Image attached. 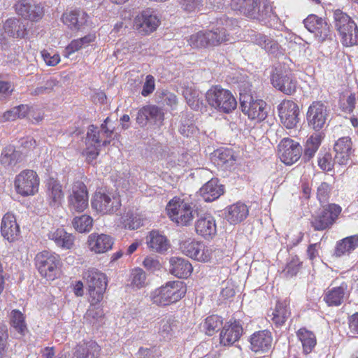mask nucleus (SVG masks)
Instances as JSON below:
<instances>
[{"label": "nucleus", "instance_id": "f257e3e1", "mask_svg": "<svg viewBox=\"0 0 358 358\" xmlns=\"http://www.w3.org/2000/svg\"><path fill=\"white\" fill-rule=\"evenodd\" d=\"M186 292L187 288L182 281H169L152 292L150 298L154 304L165 306L180 300Z\"/></svg>", "mask_w": 358, "mask_h": 358}, {"label": "nucleus", "instance_id": "f03ea898", "mask_svg": "<svg viewBox=\"0 0 358 358\" xmlns=\"http://www.w3.org/2000/svg\"><path fill=\"white\" fill-rule=\"evenodd\" d=\"M231 8L251 19L264 21L273 15L271 7L261 0H231Z\"/></svg>", "mask_w": 358, "mask_h": 358}, {"label": "nucleus", "instance_id": "7ed1b4c3", "mask_svg": "<svg viewBox=\"0 0 358 358\" xmlns=\"http://www.w3.org/2000/svg\"><path fill=\"white\" fill-rule=\"evenodd\" d=\"M196 205L180 198H173L166 206V211L171 219L178 224H189L195 215H198Z\"/></svg>", "mask_w": 358, "mask_h": 358}, {"label": "nucleus", "instance_id": "20e7f679", "mask_svg": "<svg viewBox=\"0 0 358 358\" xmlns=\"http://www.w3.org/2000/svg\"><path fill=\"white\" fill-rule=\"evenodd\" d=\"M334 24L345 46L358 43V29L349 15L338 9L334 12Z\"/></svg>", "mask_w": 358, "mask_h": 358}, {"label": "nucleus", "instance_id": "39448f33", "mask_svg": "<svg viewBox=\"0 0 358 358\" xmlns=\"http://www.w3.org/2000/svg\"><path fill=\"white\" fill-rule=\"evenodd\" d=\"M206 97L208 104L219 112L229 113L237 106L236 100L231 92L217 85L209 89Z\"/></svg>", "mask_w": 358, "mask_h": 358}, {"label": "nucleus", "instance_id": "423d86ee", "mask_svg": "<svg viewBox=\"0 0 358 358\" xmlns=\"http://www.w3.org/2000/svg\"><path fill=\"white\" fill-rule=\"evenodd\" d=\"M180 249L184 255L192 259L204 262L217 261L220 254V250L206 247L199 242L190 240L183 241L180 244Z\"/></svg>", "mask_w": 358, "mask_h": 358}, {"label": "nucleus", "instance_id": "0eeeda50", "mask_svg": "<svg viewBox=\"0 0 358 358\" xmlns=\"http://www.w3.org/2000/svg\"><path fill=\"white\" fill-rule=\"evenodd\" d=\"M35 265L41 276L48 280H54L58 273L60 257L58 255L44 250L35 257Z\"/></svg>", "mask_w": 358, "mask_h": 358}, {"label": "nucleus", "instance_id": "6e6552de", "mask_svg": "<svg viewBox=\"0 0 358 358\" xmlns=\"http://www.w3.org/2000/svg\"><path fill=\"white\" fill-rule=\"evenodd\" d=\"M85 278L88 285L91 304L95 305L103 299L107 286L106 275L98 270L92 268L85 273Z\"/></svg>", "mask_w": 358, "mask_h": 358}, {"label": "nucleus", "instance_id": "1a4fd4ad", "mask_svg": "<svg viewBox=\"0 0 358 358\" xmlns=\"http://www.w3.org/2000/svg\"><path fill=\"white\" fill-rule=\"evenodd\" d=\"M240 103L243 113L251 120L261 122L267 116L266 103L262 99H255L247 93H240Z\"/></svg>", "mask_w": 358, "mask_h": 358}, {"label": "nucleus", "instance_id": "9d476101", "mask_svg": "<svg viewBox=\"0 0 358 358\" xmlns=\"http://www.w3.org/2000/svg\"><path fill=\"white\" fill-rule=\"evenodd\" d=\"M120 206L121 201L117 194L105 191L96 192L92 201V208L102 214L114 213Z\"/></svg>", "mask_w": 358, "mask_h": 358}, {"label": "nucleus", "instance_id": "9b49d317", "mask_svg": "<svg viewBox=\"0 0 358 358\" xmlns=\"http://www.w3.org/2000/svg\"><path fill=\"white\" fill-rule=\"evenodd\" d=\"M341 207L335 203L324 207L311 220V226L316 231H323L331 227L341 212Z\"/></svg>", "mask_w": 358, "mask_h": 358}, {"label": "nucleus", "instance_id": "f8f14e48", "mask_svg": "<svg viewBox=\"0 0 358 358\" xmlns=\"http://www.w3.org/2000/svg\"><path fill=\"white\" fill-rule=\"evenodd\" d=\"M39 178L33 170H24L15 179L16 192L22 196L34 195L38 190Z\"/></svg>", "mask_w": 358, "mask_h": 358}, {"label": "nucleus", "instance_id": "ddd939ff", "mask_svg": "<svg viewBox=\"0 0 358 358\" xmlns=\"http://www.w3.org/2000/svg\"><path fill=\"white\" fill-rule=\"evenodd\" d=\"M349 295L348 283L336 279L331 282L324 295V301L329 306L341 305Z\"/></svg>", "mask_w": 358, "mask_h": 358}, {"label": "nucleus", "instance_id": "4468645a", "mask_svg": "<svg viewBox=\"0 0 358 358\" xmlns=\"http://www.w3.org/2000/svg\"><path fill=\"white\" fill-rule=\"evenodd\" d=\"M302 153V148L298 142L284 138L278 145V155L282 162L292 165L297 162Z\"/></svg>", "mask_w": 358, "mask_h": 358}, {"label": "nucleus", "instance_id": "2eb2a0df", "mask_svg": "<svg viewBox=\"0 0 358 358\" xmlns=\"http://www.w3.org/2000/svg\"><path fill=\"white\" fill-rule=\"evenodd\" d=\"M278 115L281 123L287 129H293L299 122V108L298 105L291 100H284L278 106Z\"/></svg>", "mask_w": 358, "mask_h": 358}, {"label": "nucleus", "instance_id": "dca6fc26", "mask_svg": "<svg viewBox=\"0 0 358 358\" xmlns=\"http://www.w3.org/2000/svg\"><path fill=\"white\" fill-rule=\"evenodd\" d=\"M329 110L325 104L320 101L313 102L308 108L307 120L308 125L315 131H320L327 124Z\"/></svg>", "mask_w": 358, "mask_h": 358}, {"label": "nucleus", "instance_id": "f3484780", "mask_svg": "<svg viewBox=\"0 0 358 358\" xmlns=\"http://www.w3.org/2000/svg\"><path fill=\"white\" fill-rule=\"evenodd\" d=\"M303 24L310 32L315 34L320 42L331 39L332 32L330 26L322 18L315 15H310L303 20Z\"/></svg>", "mask_w": 358, "mask_h": 358}, {"label": "nucleus", "instance_id": "a211bd4d", "mask_svg": "<svg viewBox=\"0 0 358 358\" xmlns=\"http://www.w3.org/2000/svg\"><path fill=\"white\" fill-rule=\"evenodd\" d=\"M271 83L274 87L285 94H292L296 89V81L288 70L275 68L271 76Z\"/></svg>", "mask_w": 358, "mask_h": 358}, {"label": "nucleus", "instance_id": "6ab92c4d", "mask_svg": "<svg viewBox=\"0 0 358 358\" xmlns=\"http://www.w3.org/2000/svg\"><path fill=\"white\" fill-rule=\"evenodd\" d=\"M69 204L71 210L83 212L88 206V194L87 187L83 182H76L68 197Z\"/></svg>", "mask_w": 358, "mask_h": 358}, {"label": "nucleus", "instance_id": "aec40b11", "mask_svg": "<svg viewBox=\"0 0 358 358\" xmlns=\"http://www.w3.org/2000/svg\"><path fill=\"white\" fill-rule=\"evenodd\" d=\"M164 120V113L162 108L155 105H147L142 107L137 113L136 122L141 127L150 121L157 126H161Z\"/></svg>", "mask_w": 358, "mask_h": 358}, {"label": "nucleus", "instance_id": "412c9836", "mask_svg": "<svg viewBox=\"0 0 358 358\" xmlns=\"http://www.w3.org/2000/svg\"><path fill=\"white\" fill-rule=\"evenodd\" d=\"M160 20L158 16L152 10L142 11L134 19V27L143 34H148L158 27Z\"/></svg>", "mask_w": 358, "mask_h": 358}, {"label": "nucleus", "instance_id": "4be33fe9", "mask_svg": "<svg viewBox=\"0 0 358 358\" xmlns=\"http://www.w3.org/2000/svg\"><path fill=\"white\" fill-rule=\"evenodd\" d=\"M250 348L255 352H266L272 348L273 337L271 331L262 330L255 332L250 339Z\"/></svg>", "mask_w": 358, "mask_h": 358}, {"label": "nucleus", "instance_id": "5701e85b", "mask_svg": "<svg viewBox=\"0 0 358 358\" xmlns=\"http://www.w3.org/2000/svg\"><path fill=\"white\" fill-rule=\"evenodd\" d=\"M351 138L348 136L341 137L334 144V162L338 165H346L353 152Z\"/></svg>", "mask_w": 358, "mask_h": 358}, {"label": "nucleus", "instance_id": "b1692460", "mask_svg": "<svg viewBox=\"0 0 358 358\" xmlns=\"http://www.w3.org/2000/svg\"><path fill=\"white\" fill-rule=\"evenodd\" d=\"M231 20L229 18L225 17H220L217 23V25L220 24L222 27L218 26L206 32L209 45H217L222 42L229 41L227 28L231 24Z\"/></svg>", "mask_w": 358, "mask_h": 358}, {"label": "nucleus", "instance_id": "393cba45", "mask_svg": "<svg viewBox=\"0 0 358 358\" xmlns=\"http://www.w3.org/2000/svg\"><path fill=\"white\" fill-rule=\"evenodd\" d=\"M1 233L9 242L18 239L20 234V227L13 214L6 213L3 215L1 223Z\"/></svg>", "mask_w": 358, "mask_h": 358}, {"label": "nucleus", "instance_id": "a878e982", "mask_svg": "<svg viewBox=\"0 0 358 358\" xmlns=\"http://www.w3.org/2000/svg\"><path fill=\"white\" fill-rule=\"evenodd\" d=\"M90 250L95 253H103L112 248L113 238L107 234H92L88 236Z\"/></svg>", "mask_w": 358, "mask_h": 358}, {"label": "nucleus", "instance_id": "bb28decb", "mask_svg": "<svg viewBox=\"0 0 358 358\" xmlns=\"http://www.w3.org/2000/svg\"><path fill=\"white\" fill-rule=\"evenodd\" d=\"M243 331V327L239 322L234 321L225 324L220 335V343L224 345H233L239 340Z\"/></svg>", "mask_w": 358, "mask_h": 358}, {"label": "nucleus", "instance_id": "cd10ccee", "mask_svg": "<svg viewBox=\"0 0 358 358\" xmlns=\"http://www.w3.org/2000/svg\"><path fill=\"white\" fill-rule=\"evenodd\" d=\"M45 186L47 201L49 205L52 207L59 206L64 199V192L60 182L53 178H50L47 180Z\"/></svg>", "mask_w": 358, "mask_h": 358}, {"label": "nucleus", "instance_id": "c85d7f7f", "mask_svg": "<svg viewBox=\"0 0 358 358\" xmlns=\"http://www.w3.org/2000/svg\"><path fill=\"white\" fill-rule=\"evenodd\" d=\"M249 210L248 206L241 202H237L229 206L224 210L225 219L231 224H236L243 222L248 217Z\"/></svg>", "mask_w": 358, "mask_h": 358}, {"label": "nucleus", "instance_id": "c756f323", "mask_svg": "<svg viewBox=\"0 0 358 358\" xmlns=\"http://www.w3.org/2000/svg\"><path fill=\"white\" fill-rule=\"evenodd\" d=\"M195 229L205 238H213L217 231L215 218L209 214L201 216L195 223Z\"/></svg>", "mask_w": 358, "mask_h": 358}, {"label": "nucleus", "instance_id": "7c9ffc66", "mask_svg": "<svg viewBox=\"0 0 358 358\" xmlns=\"http://www.w3.org/2000/svg\"><path fill=\"white\" fill-rule=\"evenodd\" d=\"M199 192L203 200L210 202L218 199L224 190L217 178H212L200 188Z\"/></svg>", "mask_w": 358, "mask_h": 358}, {"label": "nucleus", "instance_id": "2f4dec72", "mask_svg": "<svg viewBox=\"0 0 358 358\" xmlns=\"http://www.w3.org/2000/svg\"><path fill=\"white\" fill-rule=\"evenodd\" d=\"M4 32L6 35L14 38H22L27 35V24L19 18L7 19L3 24Z\"/></svg>", "mask_w": 358, "mask_h": 358}, {"label": "nucleus", "instance_id": "473e14b6", "mask_svg": "<svg viewBox=\"0 0 358 358\" xmlns=\"http://www.w3.org/2000/svg\"><path fill=\"white\" fill-rule=\"evenodd\" d=\"M169 263L170 273L179 278H187L192 272V264L184 258L173 257L170 259Z\"/></svg>", "mask_w": 358, "mask_h": 358}, {"label": "nucleus", "instance_id": "72a5a7b5", "mask_svg": "<svg viewBox=\"0 0 358 358\" xmlns=\"http://www.w3.org/2000/svg\"><path fill=\"white\" fill-rule=\"evenodd\" d=\"M358 248V234L344 238L336 242L334 255L336 257L349 255Z\"/></svg>", "mask_w": 358, "mask_h": 358}, {"label": "nucleus", "instance_id": "f704fd0d", "mask_svg": "<svg viewBox=\"0 0 358 358\" xmlns=\"http://www.w3.org/2000/svg\"><path fill=\"white\" fill-rule=\"evenodd\" d=\"M62 21L71 29H80L87 21V15L80 10L67 11L62 15Z\"/></svg>", "mask_w": 358, "mask_h": 358}, {"label": "nucleus", "instance_id": "c9c22d12", "mask_svg": "<svg viewBox=\"0 0 358 358\" xmlns=\"http://www.w3.org/2000/svg\"><path fill=\"white\" fill-rule=\"evenodd\" d=\"M48 237L58 247L63 249L69 250L73 246L74 236L71 234L67 233L64 229L59 228L50 231Z\"/></svg>", "mask_w": 358, "mask_h": 358}, {"label": "nucleus", "instance_id": "e433bc0d", "mask_svg": "<svg viewBox=\"0 0 358 358\" xmlns=\"http://www.w3.org/2000/svg\"><path fill=\"white\" fill-rule=\"evenodd\" d=\"M16 13L22 17L37 21L43 16V8L39 4H31L29 1L24 4H19Z\"/></svg>", "mask_w": 358, "mask_h": 358}, {"label": "nucleus", "instance_id": "4c0bfd02", "mask_svg": "<svg viewBox=\"0 0 358 358\" xmlns=\"http://www.w3.org/2000/svg\"><path fill=\"white\" fill-rule=\"evenodd\" d=\"M99 351L100 347L96 343H84L76 347L72 358H97Z\"/></svg>", "mask_w": 358, "mask_h": 358}, {"label": "nucleus", "instance_id": "58836bf2", "mask_svg": "<svg viewBox=\"0 0 358 358\" xmlns=\"http://www.w3.org/2000/svg\"><path fill=\"white\" fill-rule=\"evenodd\" d=\"M22 160L21 152L13 145L6 146L1 151L0 162L4 167H13Z\"/></svg>", "mask_w": 358, "mask_h": 358}, {"label": "nucleus", "instance_id": "ea45409f", "mask_svg": "<svg viewBox=\"0 0 358 358\" xmlns=\"http://www.w3.org/2000/svg\"><path fill=\"white\" fill-rule=\"evenodd\" d=\"M147 243L152 250L164 252L169 248V243L166 236L157 231H152L147 236Z\"/></svg>", "mask_w": 358, "mask_h": 358}, {"label": "nucleus", "instance_id": "a19ab883", "mask_svg": "<svg viewBox=\"0 0 358 358\" xmlns=\"http://www.w3.org/2000/svg\"><path fill=\"white\" fill-rule=\"evenodd\" d=\"M10 324L11 328L16 332L15 334L16 338H21L28 332V329L24 322V317L18 310H13L11 311Z\"/></svg>", "mask_w": 358, "mask_h": 358}, {"label": "nucleus", "instance_id": "79ce46f5", "mask_svg": "<svg viewBox=\"0 0 358 358\" xmlns=\"http://www.w3.org/2000/svg\"><path fill=\"white\" fill-rule=\"evenodd\" d=\"M296 336L302 344L303 352L310 353L317 343L314 333L306 328H301L297 331Z\"/></svg>", "mask_w": 358, "mask_h": 358}, {"label": "nucleus", "instance_id": "37998d69", "mask_svg": "<svg viewBox=\"0 0 358 358\" xmlns=\"http://www.w3.org/2000/svg\"><path fill=\"white\" fill-rule=\"evenodd\" d=\"M254 43L264 48L267 52L273 54L278 50V44L276 41L261 33H255L252 35Z\"/></svg>", "mask_w": 358, "mask_h": 358}, {"label": "nucleus", "instance_id": "c03bdc74", "mask_svg": "<svg viewBox=\"0 0 358 358\" xmlns=\"http://www.w3.org/2000/svg\"><path fill=\"white\" fill-rule=\"evenodd\" d=\"M287 306L288 303L287 301H278L277 303L271 319L277 326L284 324L287 319L290 316L291 313Z\"/></svg>", "mask_w": 358, "mask_h": 358}, {"label": "nucleus", "instance_id": "a18cd8bd", "mask_svg": "<svg viewBox=\"0 0 358 358\" xmlns=\"http://www.w3.org/2000/svg\"><path fill=\"white\" fill-rule=\"evenodd\" d=\"M322 138L321 134H315L308 138L304 148L305 160H310L313 157L321 144Z\"/></svg>", "mask_w": 358, "mask_h": 358}, {"label": "nucleus", "instance_id": "49530a36", "mask_svg": "<svg viewBox=\"0 0 358 358\" xmlns=\"http://www.w3.org/2000/svg\"><path fill=\"white\" fill-rule=\"evenodd\" d=\"M223 321L221 317L217 315L208 316L203 324V329L208 336L213 335L222 327Z\"/></svg>", "mask_w": 358, "mask_h": 358}, {"label": "nucleus", "instance_id": "de8ad7c7", "mask_svg": "<svg viewBox=\"0 0 358 358\" xmlns=\"http://www.w3.org/2000/svg\"><path fill=\"white\" fill-rule=\"evenodd\" d=\"M72 224L77 231L80 233H85L91 230L93 224V220L90 215H83L81 216L74 217Z\"/></svg>", "mask_w": 358, "mask_h": 358}, {"label": "nucleus", "instance_id": "09e8293b", "mask_svg": "<svg viewBox=\"0 0 358 358\" xmlns=\"http://www.w3.org/2000/svg\"><path fill=\"white\" fill-rule=\"evenodd\" d=\"M143 220L141 215L137 213L129 211L123 217V223L125 228L131 230L136 229L143 225Z\"/></svg>", "mask_w": 358, "mask_h": 358}, {"label": "nucleus", "instance_id": "8fccbe9b", "mask_svg": "<svg viewBox=\"0 0 358 358\" xmlns=\"http://www.w3.org/2000/svg\"><path fill=\"white\" fill-rule=\"evenodd\" d=\"M176 328V321L174 319H163L159 323V333L164 339H169Z\"/></svg>", "mask_w": 358, "mask_h": 358}, {"label": "nucleus", "instance_id": "3c124183", "mask_svg": "<svg viewBox=\"0 0 358 358\" xmlns=\"http://www.w3.org/2000/svg\"><path fill=\"white\" fill-rule=\"evenodd\" d=\"M182 94L187 101V104L194 110H198L200 108V101L199 99V92L191 88L187 87L182 91Z\"/></svg>", "mask_w": 358, "mask_h": 358}, {"label": "nucleus", "instance_id": "603ef678", "mask_svg": "<svg viewBox=\"0 0 358 358\" xmlns=\"http://www.w3.org/2000/svg\"><path fill=\"white\" fill-rule=\"evenodd\" d=\"M318 166L324 171H331L335 164L338 163L334 162V158L329 152H320L317 159Z\"/></svg>", "mask_w": 358, "mask_h": 358}, {"label": "nucleus", "instance_id": "864d4df0", "mask_svg": "<svg viewBox=\"0 0 358 358\" xmlns=\"http://www.w3.org/2000/svg\"><path fill=\"white\" fill-rule=\"evenodd\" d=\"M301 262L296 256L291 257L282 274L286 278H292L296 275L301 268Z\"/></svg>", "mask_w": 358, "mask_h": 358}, {"label": "nucleus", "instance_id": "5fc2aeb1", "mask_svg": "<svg viewBox=\"0 0 358 358\" xmlns=\"http://www.w3.org/2000/svg\"><path fill=\"white\" fill-rule=\"evenodd\" d=\"M187 41L190 46L196 48L210 46L207 41L206 33L203 31L191 35Z\"/></svg>", "mask_w": 358, "mask_h": 358}, {"label": "nucleus", "instance_id": "6e6d98bb", "mask_svg": "<svg viewBox=\"0 0 358 358\" xmlns=\"http://www.w3.org/2000/svg\"><path fill=\"white\" fill-rule=\"evenodd\" d=\"M146 275L145 271L141 268H136L131 273V285L134 287L141 288L145 286Z\"/></svg>", "mask_w": 358, "mask_h": 358}, {"label": "nucleus", "instance_id": "4d7b16f0", "mask_svg": "<svg viewBox=\"0 0 358 358\" xmlns=\"http://www.w3.org/2000/svg\"><path fill=\"white\" fill-rule=\"evenodd\" d=\"M215 156L219 160V163L227 166H231L235 158L233 152L229 149H219L215 152Z\"/></svg>", "mask_w": 358, "mask_h": 358}, {"label": "nucleus", "instance_id": "13d9d810", "mask_svg": "<svg viewBox=\"0 0 358 358\" xmlns=\"http://www.w3.org/2000/svg\"><path fill=\"white\" fill-rule=\"evenodd\" d=\"M136 356L138 358H160L162 353L156 346L151 348L141 347L139 348Z\"/></svg>", "mask_w": 358, "mask_h": 358}, {"label": "nucleus", "instance_id": "bf43d9fd", "mask_svg": "<svg viewBox=\"0 0 358 358\" xmlns=\"http://www.w3.org/2000/svg\"><path fill=\"white\" fill-rule=\"evenodd\" d=\"M42 58L48 66H54L60 62V57L56 52L43 50L41 52Z\"/></svg>", "mask_w": 358, "mask_h": 358}, {"label": "nucleus", "instance_id": "052dcab7", "mask_svg": "<svg viewBox=\"0 0 358 358\" xmlns=\"http://www.w3.org/2000/svg\"><path fill=\"white\" fill-rule=\"evenodd\" d=\"M196 130L195 125L188 119L182 118L180 127L179 128L180 133L184 136L189 137L193 134Z\"/></svg>", "mask_w": 358, "mask_h": 358}, {"label": "nucleus", "instance_id": "680f3d73", "mask_svg": "<svg viewBox=\"0 0 358 358\" xmlns=\"http://www.w3.org/2000/svg\"><path fill=\"white\" fill-rule=\"evenodd\" d=\"M87 143L91 145L100 146L99 131L94 125H90L88 128L86 138Z\"/></svg>", "mask_w": 358, "mask_h": 358}, {"label": "nucleus", "instance_id": "e2e57ef3", "mask_svg": "<svg viewBox=\"0 0 358 358\" xmlns=\"http://www.w3.org/2000/svg\"><path fill=\"white\" fill-rule=\"evenodd\" d=\"M203 0H180L182 8L187 12L199 10L203 6Z\"/></svg>", "mask_w": 358, "mask_h": 358}, {"label": "nucleus", "instance_id": "0e129e2a", "mask_svg": "<svg viewBox=\"0 0 358 358\" xmlns=\"http://www.w3.org/2000/svg\"><path fill=\"white\" fill-rule=\"evenodd\" d=\"M103 313L101 309L96 308H90L85 313V318L90 323H95L99 319H101Z\"/></svg>", "mask_w": 358, "mask_h": 358}, {"label": "nucleus", "instance_id": "69168bd1", "mask_svg": "<svg viewBox=\"0 0 358 358\" xmlns=\"http://www.w3.org/2000/svg\"><path fill=\"white\" fill-rule=\"evenodd\" d=\"M14 90L10 82L0 80V100L8 99Z\"/></svg>", "mask_w": 358, "mask_h": 358}, {"label": "nucleus", "instance_id": "338daca9", "mask_svg": "<svg viewBox=\"0 0 358 358\" xmlns=\"http://www.w3.org/2000/svg\"><path fill=\"white\" fill-rule=\"evenodd\" d=\"M155 78L151 75H148L145 78V82L144 83L143 90L141 92V94L143 96H147L150 95L155 90Z\"/></svg>", "mask_w": 358, "mask_h": 358}, {"label": "nucleus", "instance_id": "774afa93", "mask_svg": "<svg viewBox=\"0 0 358 358\" xmlns=\"http://www.w3.org/2000/svg\"><path fill=\"white\" fill-rule=\"evenodd\" d=\"M348 326L352 336H358V312L348 317Z\"/></svg>", "mask_w": 358, "mask_h": 358}]
</instances>
